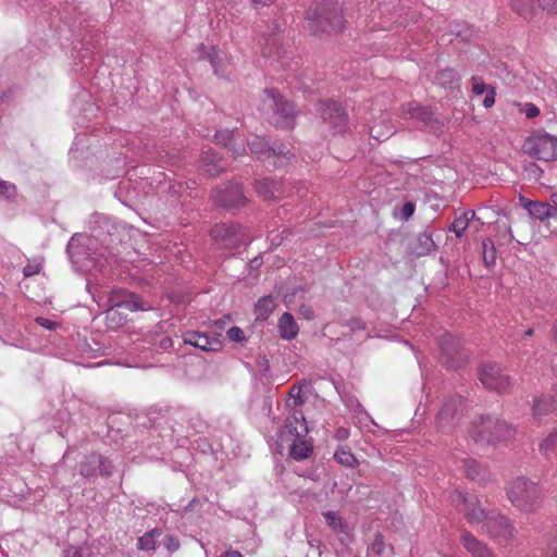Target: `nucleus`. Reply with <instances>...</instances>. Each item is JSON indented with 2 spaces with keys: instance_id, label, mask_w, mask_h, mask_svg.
<instances>
[{
  "instance_id": "4c0bfd02",
  "label": "nucleus",
  "mask_w": 557,
  "mask_h": 557,
  "mask_svg": "<svg viewBox=\"0 0 557 557\" xmlns=\"http://www.w3.org/2000/svg\"><path fill=\"white\" fill-rule=\"evenodd\" d=\"M0 195L7 199H14L17 195L16 186L10 182L0 180Z\"/></svg>"
},
{
  "instance_id": "680f3d73",
  "label": "nucleus",
  "mask_w": 557,
  "mask_h": 557,
  "mask_svg": "<svg viewBox=\"0 0 557 557\" xmlns=\"http://www.w3.org/2000/svg\"><path fill=\"white\" fill-rule=\"evenodd\" d=\"M220 557H243V555L237 550L231 549L222 554Z\"/></svg>"
},
{
  "instance_id": "5701e85b",
  "label": "nucleus",
  "mask_w": 557,
  "mask_h": 557,
  "mask_svg": "<svg viewBox=\"0 0 557 557\" xmlns=\"http://www.w3.org/2000/svg\"><path fill=\"white\" fill-rule=\"evenodd\" d=\"M256 191L264 200L275 199L282 195L281 185L268 178L256 183Z\"/></svg>"
},
{
  "instance_id": "c03bdc74",
  "label": "nucleus",
  "mask_w": 557,
  "mask_h": 557,
  "mask_svg": "<svg viewBox=\"0 0 557 557\" xmlns=\"http://www.w3.org/2000/svg\"><path fill=\"white\" fill-rule=\"evenodd\" d=\"M521 112L525 114L527 119H534L540 114V109L533 103H525L521 108Z\"/></svg>"
},
{
  "instance_id": "8fccbe9b",
  "label": "nucleus",
  "mask_w": 557,
  "mask_h": 557,
  "mask_svg": "<svg viewBox=\"0 0 557 557\" xmlns=\"http://www.w3.org/2000/svg\"><path fill=\"white\" fill-rule=\"evenodd\" d=\"M36 322H37V324L41 325L42 327H45L47 330H54L57 327V325H58L57 322L51 321V320L46 319V318H42V317L36 318Z\"/></svg>"
},
{
  "instance_id": "58836bf2",
  "label": "nucleus",
  "mask_w": 557,
  "mask_h": 557,
  "mask_svg": "<svg viewBox=\"0 0 557 557\" xmlns=\"http://www.w3.org/2000/svg\"><path fill=\"white\" fill-rule=\"evenodd\" d=\"M79 473L85 478H91L97 474V466L90 462V456H87L79 465Z\"/></svg>"
},
{
  "instance_id": "aec40b11",
  "label": "nucleus",
  "mask_w": 557,
  "mask_h": 557,
  "mask_svg": "<svg viewBox=\"0 0 557 557\" xmlns=\"http://www.w3.org/2000/svg\"><path fill=\"white\" fill-rule=\"evenodd\" d=\"M462 544L472 557H495L486 544L476 540L471 533L462 534Z\"/></svg>"
},
{
  "instance_id": "13d9d810",
  "label": "nucleus",
  "mask_w": 557,
  "mask_h": 557,
  "mask_svg": "<svg viewBox=\"0 0 557 557\" xmlns=\"http://www.w3.org/2000/svg\"><path fill=\"white\" fill-rule=\"evenodd\" d=\"M65 557H83L82 549L71 547L65 552Z\"/></svg>"
},
{
  "instance_id": "603ef678",
  "label": "nucleus",
  "mask_w": 557,
  "mask_h": 557,
  "mask_svg": "<svg viewBox=\"0 0 557 557\" xmlns=\"http://www.w3.org/2000/svg\"><path fill=\"white\" fill-rule=\"evenodd\" d=\"M289 396L294 399V405L299 406L304 403L300 396V388L293 387L289 392Z\"/></svg>"
},
{
  "instance_id": "f8f14e48",
  "label": "nucleus",
  "mask_w": 557,
  "mask_h": 557,
  "mask_svg": "<svg viewBox=\"0 0 557 557\" xmlns=\"http://www.w3.org/2000/svg\"><path fill=\"white\" fill-rule=\"evenodd\" d=\"M308 434V426L302 411L294 410L285 420L284 428L280 434L282 442H289L294 438H305Z\"/></svg>"
},
{
  "instance_id": "bf43d9fd",
  "label": "nucleus",
  "mask_w": 557,
  "mask_h": 557,
  "mask_svg": "<svg viewBox=\"0 0 557 557\" xmlns=\"http://www.w3.org/2000/svg\"><path fill=\"white\" fill-rule=\"evenodd\" d=\"M275 0H250L255 8L269 7L274 3Z\"/></svg>"
},
{
  "instance_id": "c756f323",
  "label": "nucleus",
  "mask_w": 557,
  "mask_h": 557,
  "mask_svg": "<svg viewBox=\"0 0 557 557\" xmlns=\"http://www.w3.org/2000/svg\"><path fill=\"white\" fill-rule=\"evenodd\" d=\"M162 535V530L159 528H154L144 535L139 536L137 540V548L140 550H154L157 547V539Z\"/></svg>"
},
{
  "instance_id": "c85d7f7f",
  "label": "nucleus",
  "mask_w": 557,
  "mask_h": 557,
  "mask_svg": "<svg viewBox=\"0 0 557 557\" xmlns=\"http://www.w3.org/2000/svg\"><path fill=\"white\" fill-rule=\"evenodd\" d=\"M277 302L272 295L264 296L255 306V313L258 320H267L276 308Z\"/></svg>"
},
{
  "instance_id": "a18cd8bd",
  "label": "nucleus",
  "mask_w": 557,
  "mask_h": 557,
  "mask_svg": "<svg viewBox=\"0 0 557 557\" xmlns=\"http://www.w3.org/2000/svg\"><path fill=\"white\" fill-rule=\"evenodd\" d=\"M454 78H456V74L450 69L441 71L437 76L438 82H441L442 84H445L448 81L451 82Z\"/></svg>"
},
{
  "instance_id": "ea45409f",
  "label": "nucleus",
  "mask_w": 557,
  "mask_h": 557,
  "mask_svg": "<svg viewBox=\"0 0 557 557\" xmlns=\"http://www.w3.org/2000/svg\"><path fill=\"white\" fill-rule=\"evenodd\" d=\"M392 134H394L393 127H387L385 131H382L380 127L374 125L370 129V135L379 141H383L387 139Z\"/></svg>"
},
{
  "instance_id": "79ce46f5",
  "label": "nucleus",
  "mask_w": 557,
  "mask_h": 557,
  "mask_svg": "<svg viewBox=\"0 0 557 557\" xmlns=\"http://www.w3.org/2000/svg\"><path fill=\"white\" fill-rule=\"evenodd\" d=\"M226 336L232 342H242L245 339V334L243 330L238 326H232L227 330Z\"/></svg>"
},
{
  "instance_id": "72a5a7b5",
  "label": "nucleus",
  "mask_w": 557,
  "mask_h": 557,
  "mask_svg": "<svg viewBox=\"0 0 557 557\" xmlns=\"http://www.w3.org/2000/svg\"><path fill=\"white\" fill-rule=\"evenodd\" d=\"M335 460L348 468H355L358 466V459L356 456L351 453L350 448L347 446H341L334 454Z\"/></svg>"
},
{
  "instance_id": "7ed1b4c3",
  "label": "nucleus",
  "mask_w": 557,
  "mask_h": 557,
  "mask_svg": "<svg viewBox=\"0 0 557 557\" xmlns=\"http://www.w3.org/2000/svg\"><path fill=\"white\" fill-rule=\"evenodd\" d=\"M307 20L309 21L310 28L314 32L339 30L344 24L342 11L336 4H318L313 9L310 8L307 11Z\"/></svg>"
},
{
  "instance_id": "a19ab883",
  "label": "nucleus",
  "mask_w": 557,
  "mask_h": 557,
  "mask_svg": "<svg viewBox=\"0 0 557 557\" xmlns=\"http://www.w3.org/2000/svg\"><path fill=\"white\" fill-rule=\"evenodd\" d=\"M419 243L424 247L421 253H429L435 250V243L430 234H421L419 236Z\"/></svg>"
},
{
  "instance_id": "0e129e2a",
  "label": "nucleus",
  "mask_w": 557,
  "mask_h": 557,
  "mask_svg": "<svg viewBox=\"0 0 557 557\" xmlns=\"http://www.w3.org/2000/svg\"><path fill=\"white\" fill-rule=\"evenodd\" d=\"M382 546H383L382 536H377L374 541L373 547H379L377 553H381Z\"/></svg>"
},
{
  "instance_id": "ddd939ff",
  "label": "nucleus",
  "mask_w": 557,
  "mask_h": 557,
  "mask_svg": "<svg viewBox=\"0 0 557 557\" xmlns=\"http://www.w3.org/2000/svg\"><path fill=\"white\" fill-rule=\"evenodd\" d=\"M482 531L492 537L508 541L515 536L516 530L506 517L492 513L482 524Z\"/></svg>"
},
{
  "instance_id": "2f4dec72",
  "label": "nucleus",
  "mask_w": 557,
  "mask_h": 557,
  "mask_svg": "<svg viewBox=\"0 0 557 557\" xmlns=\"http://www.w3.org/2000/svg\"><path fill=\"white\" fill-rule=\"evenodd\" d=\"M474 215L475 212L472 210L463 211L459 216L455 218L449 230L454 232L457 237H461Z\"/></svg>"
},
{
  "instance_id": "5fc2aeb1",
  "label": "nucleus",
  "mask_w": 557,
  "mask_h": 557,
  "mask_svg": "<svg viewBox=\"0 0 557 557\" xmlns=\"http://www.w3.org/2000/svg\"><path fill=\"white\" fill-rule=\"evenodd\" d=\"M348 436H349V430L346 428L342 426L335 431V438L338 441H345L348 438Z\"/></svg>"
},
{
  "instance_id": "f3484780",
  "label": "nucleus",
  "mask_w": 557,
  "mask_h": 557,
  "mask_svg": "<svg viewBox=\"0 0 557 557\" xmlns=\"http://www.w3.org/2000/svg\"><path fill=\"white\" fill-rule=\"evenodd\" d=\"M216 144L223 145L234 159L246 153L243 140L234 132L221 131L215 134Z\"/></svg>"
},
{
  "instance_id": "9b49d317",
  "label": "nucleus",
  "mask_w": 557,
  "mask_h": 557,
  "mask_svg": "<svg viewBox=\"0 0 557 557\" xmlns=\"http://www.w3.org/2000/svg\"><path fill=\"white\" fill-rule=\"evenodd\" d=\"M455 502H457V507L465 513L470 523L484 524L492 515L480 507L479 500L474 496L458 493Z\"/></svg>"
},
{
  "instance_id": "a211bd4d",
  "label": "nucleus",
  "mask_w": 557,
  "mask_h": 557,
  "mask_svg": "<svg viewBox=\"0 0 557 557\" xmlns=\"http://www.w3.org/2000/svg\"><path fill=\"white\" fill-rule=\"evenodd\" d=\"M260 45L261 54L264 59L283 62L285 58V50L283 49L280 37L276 34L264 37L263 42Z\"/></svg>"
},
{
  "instance_id": "cd10ccee",
  "label": "nucleus",
  "mask_w": 557,
  "mask_h": 557,
  "mask_svg": "<svg viewBox=\"0 0 557 557\" xmlns=\"http://www.w3.org/2000/svg\"><path fill=\"white\" fill-rule=\"evenodd\" d=\"M555 410H557V392L553 398L541 397L535 399L532 407L533 416L537 418Z\"/></svg>"
},
{
  "instance_id": "864d4df0",
  "label": "nucleus",
  "mask_w": 557,
  "mask_h": 557,
  "mask_svg": "<svg viewBox=\"0 0 557 557\" xmlns=\"http://www.w3.org/2000/svg\"><path fill=\"white\" fill-rule=\"evenodd\" d=\"M482 246L484 251H487V249L491 248V263L495 264V251L493 242L491 239L483 240Z\"/></svg>"
},
{
  "instance_id": "0eeeda50",
  "label": "nucleus",
  "mask_w": 557,
  "mask_h": 557,
  "mask_svg": "<svg viewBox=\"0 0 557 557\" xmlns=\"http://www.w3.org/2000/svg\"><path fill=\"white\" fill-rule=\"evenodd\" d=\"M248 146L250 148L251 153L255 154L260 160H267L273 157L274 166L286 165L293 157L290 154L289 149H287L285 146L280 147L278 149L271 148L262 137L257 135H253L248 139Z\"/></svg>"
},
{
  "instance_id": "f03ea898",
  "label": "nucleus",
  "mask_w": 557,
  "mask_h": 557,
  "mask_svg": "<svg viewBox=\"0 0 557 557\" xmlns=\"http://www.w3.org/2000/svg\"><path fill=\"white\" fill-rule=\"evenodd\" d=\"M507 495L511 504L524 512L536 511L543 499L541 486L524 478L511 481L507 488Z\"/></svg>"
},
{
  "instance_id": "20e7f679",
  "label": "nucleus",
  "mask_w": 557,
  "mask_h": 557,
  "mask_svg": "<svg viewBox=\"0 0 557 557\" xmlns=\"http://www.w3.org/2000/svg\"><path fill=\"white\" fill-rule=\"evenodd\" d=\"M522 150L537 160L555 161L557 160V137L545 132H534L524 140Z\"/></svg>"
},
{
  "instance_id": "bb28decb",
  "label": "nucleus",
  "mask_w": 557,
  "mask_h": 557,
  "mask_svg": "<svg viewBox=\"0 0 557 557\" xmlns=\"http://www.w3.org/2000/svg\"><path fill=\"white\" fill-rule=\"evenodd\" d=\"M441 349L443 354L446 356V363L450 367H455L453 361L454 355H459L460 352V342L451 334H445L441 339Z\"/></svg>"
},
{
  "instance_id": "39448f33",
  "label": "nucleus",
  "mask_w": 557,
  "mask_h": 557,
  "mask_svg": "<svg viewBox=\"0 0 557 557\" xmlns=\"http://www.w3.org/2000/svg\"><path fill=\"white\" fill-rule=\"evenodd\" d=\"M469 432L475 441H486L487 443L507 441L515 434V430L506 422H494L490 418H480V425L473 423Z\"/></svg>"
},
{
  "instance_id": "4468645a",
  "label": "nucleus",
  "mask_w": 557,
  "mask_h": 557,
  "mask_svg": "<svg viewBox=\"0 0 557 557\" xmlns=\"http://www.w3.org/2000/svg\"><path fill=\"white\" fill-rule=\"evenodd\" d=\"M214 201L226 208H240L247 203L243 187L239 184H230L223 190H219Z\"/></svg>"
},
{
  "instance_id": "3c124183",
  "label": "nucleus",
  "mask_w": 557,
  "mask_h": 557,
  "mask_svg": "<svg viewBox=\"0 0 557 557\" xmlns=\"http://www.w3.org/2000/svg\"><path fill=\"white\" fill-rule=\"evenodd\" d=\"M412 115L426 122L430 119V111L426 108H417L413 110Z\"/></svg>"
},
{
  "instance_id": "dca6fc26",
  "label": "nucleus",
  "mask_w": 557,
  "mask_h": 557,
  "mask_svg": "<svg viewBox=\"0 0 557 557\" xmlns=\"http://www.w3.org/2000/svg\"><path fill=\"white\" fill-rule=\"evenodd\" d=\"M184 344L197 347L203 351H219L222 348V342L216 337H210L206 333L187 332L184 335Z\"/></svg>"
},
{
  "instance_id": "774afa93",
  "label": "nucleus",
  "mask_w": 557,
  "mask_h": 557,
  "mask_svg": "<svg viewBox=\"0 0 557 557\" xmlns=\"http://www.w3.org/2000/svg\"><path fill=\"white\" fill-rule=\"evenodd\" d=\"M284 301H285V304H288L289 301H292V299H289V297L286 295L284 298Z\"/></svg>"
},
{
  "instance_id": "c9c22d12",
  "label": "nucleus",
  "mask_w": 557,
  "mask_h": 557,
  "mask_svg": "<svg viewBox=\"0 0 557 557\" xmlns=\"http://www.w3.org/2000/svg\"><path fill=\"white\" fill-rule=\"evenodd\" d=\"M90 462H92L94 466H97L100 474H102L104 476H110L113 472V465H112L111 460H109L108 458H106L101 455L91 454Z\"/></svg>"
},
{
  "instance_id": "4d7b16f0",
  "label": "nucleus",
  "mask_w": 557,
  "mask_h": 557,
  "mask_svg": "<svg viewBox=\"0 0 557 557\" xmlns=\"http://www.w3.org/2000/svg\"><path fill=\"white\" fill-rule=\"evenodd\" d=\"M550 554L549 557H557V530L556 534L554 535L550 544H549Z\"/></svg>"
},
{
  "instance_id": "393cba45",
  "label": "nucleus",
  "mask_w": 557,
  "mask_h": 557,
  "mask_svg": "<svg viewBox=\"0 0 557 557\" xmlns=\"http://www.w3.org/2000/svg\"><path fill=\"white\" fill-rule=\"evenodd\" d=\"M128 321L127 313L117 304H110V308L106 312L107 326L116 330Z\"/></svg>"
},
{
  "instance_id": "a878e982",
  "label": "nucleus",
  "mask_w": 557,
  "mask_h": 557,
  "mask_svg": "<svg viewBox=\"0 0 557 557\" xmlns=\"http://www.w3.org/2000/svg\"><path fill=\"white\" fill-rule=\"evenodd\" d=\"M524 208L528 209L530 215L541 221L555 216L553 202L550 200L548 203L542 201H528Z\"/></svg>"
},
{
  "instance_id": "de8ad7c7",
  "label": "nucleus",
  "mask_w": 557,
  "mask_h": 557,
  "mask_svg": "<svg viewBox=\"0 0 557 557\" xmlns=\"http://www.w3.org/2000/svg\"><path fill=\"white\" fill-rule=\"evenodd\" d=\"M347 326L352 332L361 331V330H364V327H366L363 321L361 319H359V318H352V319L348 320L347 321Z\"/></svg>"
},
{
  "instance_id": "4be33fe9",
  "label": "nucleus",
  "mask_w": 557,
  "mask_h": 557,
  "mask_svg": "<svg viewBox=\"0 0 557 557\" xmlns=\"http://www.w3.org/2000/svg\"><path fill=\"white\" fill-rule=\"evenodd\" d=\"M289 454L295 460H305L313 453V446L310 441L305 438H294L289 441Z\"/></svg>"
},
{
  "instance_id": "f257e3e1",
  "label": "nucleus",
  "mask_w": 557,
  "mask_h": 557,
  "mask_svg": "<svg viewBox=\"0 0 557 557\" xmlns=\"http://www.w3.org/2000/svg\"><path fill=\"white\" fill-rule=\"evenodd\" d=\"M260 110L275 127L292 129L295 125L297 112L293 102L274 88L263 90Z\"/></svg>"
},
{
  "instance_id": "338daca9",
  "label": "nucleus",
  "mask_w": 557,
  "mask_h": 557,
  "mask_svg": "<svg viewBox=\"0 0 557 557\" xmlns=\"http://www.w3.org/2000/svg\"><path fill=\"white\" fill-rule=\"evenodd\" d=\"M525 336H532L533 335V330L532 329H528L524 333Z\"/></svg>"
},
{
  "instance_id": "f704fd0d",
  "label": "nucleus",
  "mask_w": 557,
  "mask_h": 557,
  "mask_svg": "<svg viewBox=\"0 0 557 557\" xmlns=\"http://www.w3.org/2000/svg\"><path fill=\"white\" fill-rule=\"evenodd\" d=\"M459 405H461V399L459 397L454 398L449 403L444 405L437 414L440 423H444L447 422L449 419H453Z\"/></svg>"
},
{
  "instance_id": "37998d69",
  "label": "nucleus",
  "mask_w": 557,
  "mask_h": 557,
  "mask_svg": "<svg viewBox=\"0 0 557 557\" xmlns=\"http://www.w3.org/2000/svg\"><path fill=\"white\" fill-rule=\"evenodd\" d=\"M163 544L165 548L171 553L176 552L181 546L178 539L174 535H166L164 537Z\"/></svg>"
},
{
  "instance_id": "49530a36",
  "label": "nucleus",
  "mask_w": 557,
  "mask_h": 557,
  "mask_svg": "<svg viewBox=\"0 0 557 557\" xmlns=\"http://www.w3.org/2000/svg\"><path fill=\"white\" fill-rule=\"evenodd\" d=\"M298 313H299V315H301L306 320H311V319H313V315H314V311H313L312 307L310 305H307V304H302L299 307Z\"/></svg>"
},
{
  "instance_id": "052dcab7",
  "label": "nucleus",
  "mask_w": 557,
  "mask_h": 557,
  "mask_svg": "<svg viewBox=\"0 0 557 557\" xmlns=\"http://www.w3.org/2000/svg\"><path fill=\"white\" fill-rule=\"evenodd\" d=\"M172 345H173V341H172V338H171V337H168V336H166V337H163V338L160 341V347H161L162 349H168V348L172 347Z\"/></svg>"
},
{
  "instance_id": "7c9ffc66",
  "label": "nucleus",
  "mask_w": 557,
  "mask_h": 557,
  "mask_svg": "<svg viewBox=\"0 0 557 557\" xmlns=\"http://www.w3.org/2000/svg\"><path fill=\"white\" fill-rule=\"evenodd\" d=\"M540 451L546 459H557V430L540 443Z\"/></svg>"
},
{
  "instance_id": "2eb2a0df",
  "label": "nucleus",
  "mask_w": 557,
  "mask_h": 557,
  "mask_svg": "<svg viewBox=\"0 0 557 557\" xmlns=\"http://www.w3.org/2000/svg\"><path fill=\"white\" fill-rule=\"evenodd\" d=\"M109 302L117 304V306L122 307L123 310L132 312L149 309L144 306L139 296L125 289L112 290L109 295Z\"/></svg>"
},
{
  "instance_id": "9d476101",
  "label": "nucleus",
  "mask_w": 557,
  "mask_h": 557,
  "mask_svg": "<svg viewBox=\"0 0 557 557\" xmlns=\"http://www.w3.org/2000/svg\"><path fill=\"white\" fill-rule=\"evenodd\" d=\"M512 10L523 18L533 17L539 9L557 15V0H510Z\"/></svg>"
},
{
  "instance_id": "6e6552de",
  "label": "nucleus",
  "mask_w": 557,
  "mask_h": 557,
  "mask_svg": "<svg viewBox=\"0 0 557 557\" xmlns=\"http://www.w3.org/2000/svg\"><path fill=\"white\" fill-rule=\"evenodd\" d=\"M211 238L218 248L233 249L244 242V232L236 224H216L211 228Z\"/></svg>"
},
{
  "instance_id": "b1692460",
  "label": "nucleus",
  "mask_w": 557,
  "mask_h": 557,
  "mask_svg": "<svg viewBox=\"0 0 557 557\" xmlns=\"http://www.w3.org/2000/svg\"><path fill=\"white\" fill-rule=\"evenodd\" d=\"M277 326L280 336L286 341L295 338L299 332V327L294 317L288 312H285L281 315Z\"/></svg>"
},
{
  "instance_id": "1a4fd4ad",
  "label": "nucleus",
  "mask_w": 557,
  "mask_h": 557,
  "mask_svg": "<svg viewBox=\"0 0 557 557\" xmlns=\"http://www.w3.org/2000/svg\"><path fill=\"white\" fill-rule=\"evenodd\" d=\"M480 381L488 388L496 392H506L511 383L507 374L494 362L486 363L480 371Z\"/></svg>"
},
{
  "instance_id": "e433bc0d",
  "label": "nucleus",
  "mask_w": 557,
  "mask_h": 557,
  "mask_svg": "<svg viewBox=\"0 0 557 557\" xmlns=\"http://www.w3.org/2000/svg\"><path fill=\"white\" fill-rule=\"evenodd\" d=\"M463 465V471L467 478L474 480L476 479L481 473V466L479 462L474 459H465L462 461Z\"/></svg>"
},
{
  "instance_id": "09e8293b",
  "label": "nucleus",
  "mask_w": 557,
  "mask_h": 557,
  "mask_svg": "<svg viewBox=\"0 0 557 557\" xmlns=\"http://www.w3.org/2000/svg\"><path fill=\"white\" fill-rule=\"evenodd\" d=\"M40 265L39 264H27L23 269V274L26 277L34 276L40 272Z\"/></svg>"
},
{
  "instance_id": "423d86ee",
  "label": "nucleus",
  "mask_w": 557,
  "mask_h": 557,
  "mask_svg": "<svg viewBox=\"0 0 557 557\" xmlns=\"http://www.w3.org/2000/svg\"><path fill=\"white\" fill-rule=\"evenodd\" d=\"M318 111L333 134H343L349 129L348 114L341 103L334 100L321 101Z\"/></svg>"
},
{
  "instance_id": "412c9836",
  "label": "nucleus",
  "mask_w": 557,
  "mask_h": 557,
  "mask_svg": "<svg viewBox=\"0 0 557 557\" xmlns=\"http://www.w3.org/2000/svg\"><path fill=\"white\" fill-rule=\"evenodd\" d=\"M472 92L476 96L485 94L483 99V106L485 108H491L495 103L496 91L495 88L491 85H486L482 77L473 76L471 78Z\"/></svg>"
},
{
  "instance_id": "6e6d98bb",
  "label": "nucleus",
  "mask_w": 557,
  "mask_h": 557,
  "mask_svg": "<svg viewBox=\"0 0 557 557\" xmlns=\"http://www.w3.org/2000/svg\"><path fill=\"white\" fill-rule=\"evenodd\" d=\"M414 212V205L412 202H406L403 207V214L405 218H409Z\"/></svg>"
},
{
  "instance_id": "6ab92c4d",
  "label": "nucleus",
  "mask_w": 557,
  "mask_h": 557,
  "mask_svg": "<svg viewBox=\"0 0 557 557\" xmlns=\"http://www.w3.org/2000/svg\"><path fill=\"white\" fill-rule=\"evenodd\" d=\"M323 517L327 527L339 537L342 543L350 539L349 528L339 512L325 511Z\"/></svg>"
},
{
  "instance_id": "e2e57ef3",
  "label": "nucleus",
  "mask_w": 557,
  "mask_h": 557,
  "mask_svg": "<svg viewBox=\"0 0 557 557\" xmlns=\"http://www.w3.org/2000/svg\"><path fill=\"white\" fill-rule=\"evenodd\" d=\"M549 200L553 202V209L555 212V216L557 215V193H553L549 197Z\"/></svg>"
},
{
  "instance_id": "473e14b6",
  "label": "nucleus",
  "mask_w": 557,
  "mask_h": 557,
  "mask_svg": "<svg viewBox=\"0 0 557 557\" xmlns=\"http://www.w3.org/2000/svg\"><path fill=\"white\" fill-rule=\"evenodd\" d=\"M203 170L210 176H215L224 171V165L213 152H206L202 157Z\"/></svg>"
},
{
  "instance_id": "69168bd1",
  "label": "nucleus",
  "mask_w": 557,
  "mask_h": 557,
  "mask_svg": "<svg viewBox=\"0 0 557 557\" xmlns=\"http://www.w3.org/2000/svg\"><path fill=\"white\" fill-rule=\"evenodd\" d=\"M483 259H484V262L487 264V265H493L491 263V252L488 253L487 251H483Z\"/></svg>"
}]
</instances>
